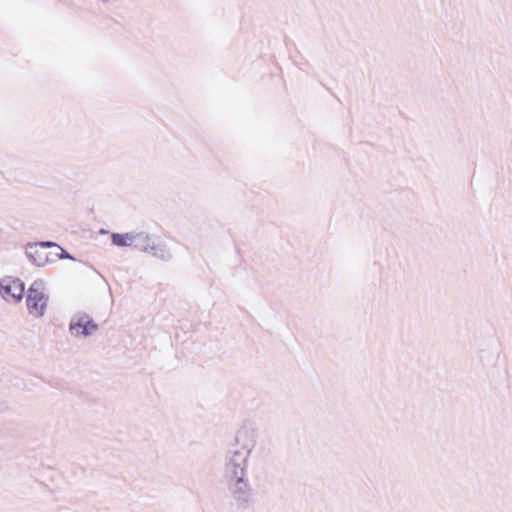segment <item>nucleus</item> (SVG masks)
Segmentation results:
<instances>
[{
    "label": "nucleus",
    "instance_id": "obj_1",
    "mask_svg": "<svg viewBox=\"0 0 512 512\" xmlns=\"http://www.w3.org/2000/svg\"><path fill=\"white\" fill-rule=\"evenodd\" d=\"M46 305L47 298L39 289V287L36 284H33L28 291L27 297V307L30 314L35 317L42 316L44 314Z\"/></svg>",
    "mask_w": 512,
    "mask_h": 512
},
{
    "label": "nucleus",
    "instance_id": "obj_2",
    "mask_svg": "<svg viewBox=\"0 0 512 512\" xmlns=\"http://www.w3.org/2000/svg\"><path fill=\"white\" fill-rule=\"evenodd\" d=\"M0 293L7 301H19L24 294V284L19 279H3L0 282Z\"/></svg>",
    "mask_w": 512,
    "mask_h": 512
},
{
    "label": "nucleus",
    "instance_id": "obj_3",
    "mask_svg": "<svg viewBox=\"0 0 512 512\" xmlns=\"http://www.w3.org/2000/svg\"><path fill=\"white\" fill-rule=\"evenodd\" d=\"M70 330L76 336H88L97 330V325L87 315H83L71 322Z\"/></svg>",
    "mask_w": 512,
    "mask_h": 512
},
{
    "label": "nucleus",
    "instance_id": "obj_4",
    "mask_svg": "<svg viewBox=\"0 0 512 512\" xmlns=\"http://www.w3.org/2000/svg\"><path fill=\"white\" fill-rule=\"evenodd\" d=\"M51 246H56V244L53 242H42L38 245L32 246V247H30L29 255L34 259V261L37 263V265H44L47 261V257L46 256L42 257L40 255L41 251L39 250V248L51 247Z\"/></svg>",
    "mask_w": 512,
    "mask_h": 512
},
{
    "label": "nucleus",
    "instance_id": "obj_5",
    "mask_svg": "<svg viewBox=\"0 0 512 512\" xmlns=\"http://www.w3.org/2000/svg\"><path fill=\"white\" fill-rule=\"evenodd\" d=\"M136 238L137 236L132 233H113L111 236L112 243L120 247L132 245Z\"/></svg>",
    "mask_w": 512,
    "mask_h": 512
},
{
    "label": "nucleus",
    "instance_id": "obj_6",
    "mask_svg": "<svg viewBox=\"0 0 512 512\" xmlns=\"http://www.w3.org/2000/svg\"><path fill=\"white\" fill-rule=\"evenodd\" d=\"M243 472H244V469L242 467H240V466L235 467V471H234L235 476L231 480V481H234L233 491L235 494L243 493L246 490L247 485L244 483L243 478H242Z\"/></svg>",
    "mask_w": 512,
    "mask_h": 512
}]
</instances>
